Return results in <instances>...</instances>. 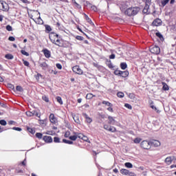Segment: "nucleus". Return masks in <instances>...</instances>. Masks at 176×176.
Listing matches in <instances>:
<instances>
[{
    "label": "nucleus",
    "instance_id": "obj_48",
    "mask_svg": "<svg viewBox=\"0 0 176 176\" xmlns=\"http://www.w3.org/2000/svg\"><path fill=\"white\" fill-rule=\"evenodd\" d=\"M54 142H56V143L60 142V138H58V137H55V138H54Z\"/></svg>",
    "mask_w": 176,
    "mask_h": 176
},
{
    "label": "nucleus",
    "instance_id": "obj_40",
    "mask_svg": "<svg viewBox=\"0 0 176 176\" xmlns=\"http://www.w3.org/2000/svg\"><path fill=\"white\" fill-rule=\"evenodd\" d=\"M0 124H1V126H6V124H8V123L6 122V120H0Z\"/></svg>",
    "mask_w": 176,
    "mask_h": 176
},
{
    "label": "nucleus",
    "instance_id": "obj_42",
    "mask_svg": "<svg viewBox=\"0 0 176 176\" xmlns=\"http://www.w3.org/2000/svg\"><path fill=\"white\" fill-rule=\"evenodd\" d=\"M124 107L127 108L128 109H133V107H131V104L129 103H126L124 104Z\"/></svg>",
    "mask_w": 176,
    "mask_h": 176
},
{
    "label": "nucleus",
    "instance_id": "obj_23",
    "mask_svg": "<svg viewBox=\"0 0 176 176\" xmlns=\"http://www.w3.org/2000/svg\"><path fill=\"white\" fill-rule=\"evenodd\" d=\"M102 104H104V105H107V107H113V104H112V103L108 102V101H105V100H103L102 102Z\"/></svg>",
    "mask_w": 176,
    "mask_h": 176
},
{
    "label": "nucleus",
    "instance_id": "obj_19",
    "mask_svg": "<svg viewBox=\"0 0 176 176\" xmlns=\"http://www.w3.org/2000/svg\"><path fill=\"white\" fill-rule=\"evenodd\" d=\"M148 12H149V6L145 5V6L143 9V13L144 14H148Z\"/></svg>",
    "mask_w": 176,
    "mask_h": 176
},
{
    "label": "nucleus",
    "instance_id": "obj_53",
    "mask_svg": "<svg viewBox=\"0 0 176 176\" xmlns=\"http://www.w3.org/2000/svg\"><path fill=\"white\" fill-rule=\"evenodd\" d=\"M56 66V68H58V69H63V66L61 65V64L57 63Z\"/></svg>",
    "mask_w": 176,
    "mask_h": 176
},
{
    "label": "nucleus",
    "instance_id": "obj_13",
    "mask_svg": "<svg viewBox=\"0 0 176 176\" xmlns=\"http://www.w3.org/2000/svg\"><path fill=\"white\" fill-rule=\"evenodd\" d=\"M78 138H80V140H82L83 141H85L86 142H89V138H87V136H85L82 133H80V135H78Z\"/></svg>",
    "mask_w": 176,
    "mask_h": 176
},
{
    "label": "nucleus",
    "instance_id": "obj_8",
    "mask_svg": "<svg viewBox=\"0 0 176 176\" xmlns=\"http://www.w3.org/2000/svg\"><path fill=\"white\" fill-rule=\"evenodd\" d=\"M108 120H109V122H108L109 124H112L113 126H114V124H116V120H115V118H113V117L109 116L108 117Z\"/></svg>",
    "mask_w": 176,
    "mask_h": 176
},
{
    "label": "nucleus",
    "instance_id": "obj_33",
    "mask_svg": "<svg viewBox=\"0 0 176 176\" xmlns=\"http://www.w3.org/2000/svg\"><path fill=\"white\" fill-rule=\"evenodd\" d=\"M125 167H127V168H133V164L126 162L125 163Z\"/></svg>",
    "mask_w": 176,
    "mask_h": 176
},
{
    "label": "nucleus",
    "instance_id": "obj_12",
    "mask_svg": "<svg viewBox=\"0 0 176 176\" xmlns=\"http://www.w3.org/2000/svg\"><path fill=\"white\" fill-rule=\"evenodd\" d=\"M50 121L51 122V123H54V124H56V122H57V119L54 116V113H51L50 115Z\"/></svg>",
    "mask_w": 176,
    "mask_h": 176
},
{
    "label": "nucleus",
    "instance_id": "obj_43",
    "mask_svg": "<svg viewBox=\"0 0 176 176\" xmlns=\"http://www.w3.org/2000/svg\"><path fill=\"white\" fill-rule=\"evenodd\" d=\"M42 98L43 101H45V102H49V98L47 96L44 95L43 96Z\"/></svg>",
    "mask_w": 176,
    "mask_h": 176
},
{
    "label": "nucleus",
    "instance_id": "obj_28",
    "mask_svg": "<svg viewBox=\"0 0 176 176\" xmlns=\"http://www.w3.org/2000/svg\"><path fill=\"white\" fill-rule=\"evenodd\" d=\"M93 97H96V96L93 95V94H87L86 96L87 100H91Z\"/></svg>",
    "mask_w": 176,
    "mask_h": 176
},
{
    "label": "nucleus",
    "instance_id": "obj_55",
    "mask_svg": "<svg viewBox=\"0 0 176 176\" xmlns=\"http://www.w3.org/2000/svg\"><path fill=\"white\" fill-rule=\"evenodd\" d=\"M151 2L152 0H146V5H148V6H151Z\"/></svg>",
    "mask_w": 176,
    "mask_h": 176
},
{
    "label": "nucleus",
    "instance_id": "obj_60",
    "mask_svg": "<svg viewBox=\"0 0 176 176\" xmlns=\"http://www.w3.org/2000/svg\"><path fill=\"white\" fill-rule=\"evenodd\" d=\"M3 6V1H0V10H2Z\"/></svg>",
    "mask_w": 176,
    "mask_h": 176
},
{
    "label": "nucleus",
    "instance_id": "obj_45",
    "mask_svg": "<svg viewBox=\"0 0 176 176\" xmlns=\"http://www.w3.org/2000/svg\"><path fill=\"white\" fill-rule=\"evenodd\" d=\"M140 142H141V138H135V139L134 140V143H135V144H140Z\"/></svg>",
    "mask_w": 176,
    "mask_h": 176
},
{
    "label": "nucleus",
    "instance_id": "obj_3",
    "mask_svg": "<svg viewBox=\"0 0 176 176\" xmlns=\"http://www.w3.org/2000/svg\"><path fill=\"white\" fill-rule=\"evenodd\" d=\"M140 145L141 148H143V149H151L152 143L148 140H144L141 142Z\"/></svg>",
    "mask_w": 176,
    "mask_h": 176
},
{
    "label": "nucleus",
    "instance_id": "obj_6",
    "mask_svg": "<svg viewBox=\"0 0 176 176\" xmlns=\"http://www.w3.org/2000/svg\"><path fill=\"white\" fill-rule=\"evenodd\" d=\"M174 160H176L175 156L167 157L165 159V163H166V164H168V165H170V164H171V163H173V162H174Z\"/></svg>",
    "mask_w": 176,
    "mask_h": 176
},
{
    "label": "nucleus",
    "instance_id": "obj_59",
    "mask_svg": "<svg viewBox=\"0 0 176 176\" xmlns=\"http://www.w3.org/2000/svg\"><path fill=\"white\" fill-rule=\"evenodd\" d=\"M107 111H109V112H113V109L112 108V107H109V108H107Z\"/></svg>",
    "mask_w": 176,
    "mask_h": 176
},
{
    "label": "nucleus",
    "instance_id": "obj_4",
    "mask_svg": "<svg viewBox=\"0 0 176 176\" xmlns=\"http://www.w3.org/2000/svg\"><path fill=\"white\" fill-rule=\"evenodd\" d=\"M150 52L153 54H160V48L159 46H153L150 47Z\"/></svg>",
    "mask_w": 176,
    "mask_h": 176
},
{
    "label": "nucleus",
    "instance_id": "obj_11",
    "mask_svg": "<svg viewBox=\"0 0 176 176\" xmlns=\"http://www.w3.org/2000/svg\"><path fill=\"white\" fill-rule=\"evenodd\" d=\"M43 140L47 143L53 142V138H52L51 136L45 135L43 137Z\"/></svg>",
    "mask_w": 176,
    "mask_h": 176
},
{
    "label": "nucleus",
    "instance_id": "obj_39",
    "mask_svg": "<svg viewBox=\"0 0 176 176\" xmlns=\"http://www.w3.org/2000/svg\"><path fill=\"white\" fill-rule=\"evenodd\" d=\"M21 53L22 54H23V56H26V57H28V56H30V54H28V52H25V50H21Z\"/></svg>",
    "mask_w": 176,
    "mask_h": 176
},
{
    "label": "nucleus",
    "instance_id": "obj_38",
    "mask_svg": "<svg viewBox=\"0 0 176 176\" xmlns=\"http://www.w3.org/2000/svg\"><path fill=\"white\" fill-rule=\"evenodd\" d=\"M117 96L119 98H123V97H124V94H123V92H118Z\"/></svg>",
    "mask_w": 176,
    "mask_h": 176
},
{
    "label": "nucleus",
    "instance_id": "obj_36",
    "mask_svg": "<svg viewBox=\"0 0 176 176\" xmlns=\"http://www.w3.org/2000/svg\"><path fill=\"white\" fill-rule=\"evenodd\" d=\"M16 91H20L21 93L23 91V87H21L20 85L16 86Z\"/></svg>",
    "mask_w": 176,
    "mask_h": 176
},
{
    "label": "nucleus",
    "instance_id": "obj_25",
    "mask_svg": "<svg viewBox=\"0 0 176 176\" xmlns=\"http://www.w3.org/2000/svg\"><path fill=\"white\" fill-rule=\"evenodd\" d=\"M63 142H64L65 144H68L69 145H72V144H74V142L68 140L67 139H63Z\"/></svg>",
    "mask_w": 176,
    "mask_h": 176
},
{
    "label": "nucleus",
    "instance_id": "obj_14",
    "mask_svg": "<svg viewBox=\"0 0 176 176\" xmlns=\"http://www.w3.org/2000/svg\"><path fill=\"white\" fill-rule=\"evenodd\" d=\"M1 10H3V12L9 11V5L6 2L3 3V7L1 8Z\"/></svg>",
    "mask_w": 176,
    "mask_h": 176
},
{
    "label": "nucleus",
    "instance_id": "obj_35",
    "mask_svg": "<svg viewBox=\"0 0 176 176\" xmlns=\"http://www.w3.org/2000/svg\"><path fill=\"white\" fill-rule=\"evenodd\" d=\"M109 131H111V133H115L116 131V128H115V126H110Z\"/></svg>",
    "mask_w": 176,
    "mask_h": 176
},
{
    "label": "nucleus",
    "instance_id": "obj_29",
    "mask_svg": "<svg viewBox=\"0 0 176 176\" xmlns=\"http://www.w3.org/2000/svg\"><path fill=\"white\" fill-rule=\"evenodd\" d=\"M162 89L163 90L167 91L168 90V85H167V84L166 82H162Z\"/></svg>",
    "mask_w": 176,
    "mask_h": 176
},
{
    "label": "nucleus",
    "instance_id": "obj_44",
    "mask_svg": "<svg viewBox=\"0 0 176 176\" xmlns=\"http://www.w3.org/2000/svg\"><path fill=\"white\" fill-rule=\"evenodd\" d=\"M45 30L46 31H47V32H50V31H52V28L50 27V25H45Z\"/></svg>",
    "mask_w": 176,
    "mask_h": 176
},
{
    "label": "nucleus",
    "instance_id": "obj_47",
    "mask_svg": "<svg viewBox=\"0 0 176 176\" xmlns=\"http://www.w3.org/2000/svg\"><path fill=\"white\" fill-rule=\"evenodd\" d=\"M85 19L87 20V21L88 23H93V22H91V19H90V18H89V16H87V14H85Z\"/></svg>",
    "mask_w": 176,
    "mask_h": 176
},
{
    "label": "nucleus",
    "instance_id": "obj_20",
    "mask_svg": "<svg viewBox=\"0 0 176 176\" xmlns=\"http://www.w3.org/2000/svg\"><path fill=\"white\" fill-rule=\"evenodd\" d=\"M40 67L42 68V69H47V63L46 62H43L42 63H40Z\"/></svg>",
    "mask_w": 176,
    "mask_h": 176
},
{
    "label": "nucleus",
    "instance_id": "obj_15",
    "mask_svg": "<svg viewBox=\"0 0 176 176\" xmlns=\"http://www.w3.org/2000/svg\"><path fill=\"white\" fill-rule=\"evenodd\" d=\"M79 135H80L79 133H75L74 135H72V136L69 137V140H71L72 141H76V140L78 138H79V136H78Z\"/></svg>",
    "mask_w": 176,
    "mask_h": 176
},
{
    "label": "nucleus",
    "instance_id": "obj_27",
    "mask_svg": "<svg viewBox=\"0 0 176 176\" xmlns=\"http://www.w3.org/2000/svg\"><path fill=\"white\" fill-rule=\"evenodd\" d=\"M26 115H27V116H30V117H31V116H34V115H35V111H28V112H26Z\"/></svg>",
    "mask_w": 176,
    "mask_h": 176
},
{
    "label": "nucleus",
    "instance_id": "obj_21",
    "mask_svg": "<svg viewBox=\"0 0 176 176\" xmlns=\"http://www.w3.org/2000/svg\"><path fill=\"white\" fill-rule=\"evenodd\" d=\"M32 20H34V21H35L37 24H43V21L41 18V16H39L37 18V21H35V19H32Z\"/></svg>",
    "mask_w": 176,
    "mask_h": 176
},
{
    "label": "nucleus",
    "instance_id": "obj_63",
    "mask_svg": "<svg viewBox=\"0 0 176 176\" xmlns=\"http://www.w3.org/2000/svg\"><path fill=\"white\" fill-rule=\"evenodd\" d=\"M109 58H111V60H113V58H115V54H113L110 55Z\"/></svg>",
    "mask_w": 176,
    "mask_h": 176
},
{
    "label": "nucleus",
    "instance_id": "obj_57",
    "mask_svg": "<svg viewBox=\"0 0 176 176\" xmlns=\"http://www.w3.org/2000/svg\"><path fill=\"white\" fill-rule=\"evenodd\" d=\"M74 6L76 8H77V9H80V8H81L80 5H79V3H75L74 4Z\"/></svg>",
    "mask_w": 176,
    "mask_h": 176
},
{
    "label": "nucleus",
    "instance_id": "obj_7",
    "mask_svg": "<svg viewBox=\"0 0 176 176\" xmlns=\"http://www.w3.org/2000/svg\"><path fill=\"white\" fill-rule=\"evenodd\" d=\"M152 25L155 27H159V25H162V20L160 19H156L153 21Z\"/></svg>",
    "mask_w": 176,
    "mask_h": 176
},
{
    "label": "nucleus",
    "instance_id": "obj_9",
    "mask_svg": "<svg viewBox=\"0 0 176 176\" xmlns=\"http://www.w3.org/2000/svg\"><path fill=\"white\" fill-rule=\"evenodd\" d=\"M127 6H128L127 2L122 1L120 4V10H122V12H123V10H124V9H126Z\"/></svg>",
    "mask_w": 176,
    "mask_h": 176
},
{
    "label": "nucleus",
    "instance_id": "obj_58",
    "mask_svg": "<svg viewBox=\"0 0 176 176\" xmlns=\"http://www.w3.org/2000/svg\"><path fill=\"white\" fill-rule=\"evenodd\" d=\"M91 9H92L94 12H97V7H96L95 6H91Z\"/></svg>",
    "mask_w": 176,
    "mask_h": 176
},
{
    "label": "nucleus",
    "instance_id": "obj_50",
    "mask_svg": "<svg viewBox=\"0 0 176 176\" xmlns=\"http://www.w3.org/2000/svg\"><path fill=\"white\" fill-rule=\"evenodd\" d=\"M103 127H104V130H107V131H109L111 126H109L108 124H104Z\"/></svg>",
    "mask_w": 176,
    "mask_h": 176
},
{
    "label": "nucleus",
    "instance_id": "obj_52",
    "mask_svg": "<svg viewBox=\"0 0 176 176\" xmlns=\"http://www.w3.org/2000/svg\"><path fill=\"white\" fill-rule=\"evenodd\" d=\"M76 39H77L78 41H83V36H76Z\"/></svg>",
    "mask_w": 176,
    "mask_h": 176
},
{
    "label": "nucleus",
    "instance_id": "obj_5",
    "mask_svg": "<svg viewBox=\"0 0 176 176\" xmlns=\"http://www.w3.org/2000/svg\"><path fill=\"white\" fill-rule=\"evenodd\" d=\"M72 71L78 75H83V70H82V69H80V67L78 65L74 66L72 67Z\"/></svg>",
    "mask_w": 176,
    "mask_h": 176
},
{
    "label": "nucleus",
    "instance_id": "obj_62",
    "mask_svg": "<svg viewBox=\"0 0 176 176\" xmlns=\"http://www.w3.org/2000/svg\"><path fill=\"white\" fill-rule=\"evenodd\" d=\"M8 87H10V89H14V85L12 84H8Z\"/></svg>",
    "mask_w": 176,
    "mask_h": 176
},
{
    "label": "nucleus",
    "instance_id": "obj_10",
    "mask_svg": "<svg viewBox=\"0 0 176 176\" xmlns=\"http://www.w3.org/2000/svg\"><path fill=\"white\" fill-rule=\"evenodd\" d=\"M43 53L44 54V56L45 57H46V58H50V56H52V54L50 53V51H49V50H43Z\"/></svg>",
    "mask_w": 176,
    "mask_h": 176
},
{
    "label": "nucleus",
    "instance_id": "obj_51",
    "mask_svg": "<svg viewBox=\"0 0 176 176\" xmlns=\"http://www.w3.org/2000/svg\"><path fill=\"white\" fill-rule=\"evenodd\" d=\"M6 30H7V31L10 32V31H12L13 29H12V28L10 25H8L6 26Z\"/></svg>",
    "mask_w": 176,
    "mask_h": 176
},
{
    "label": "nucleus",
    "instance_id": "obj_61",
    "mask_svg": "<svg viewBox=\"0 0 176 176\" xmlns=\"http://www.w3.org/2000/svg\"><path fill=\"white\" fill-rule=\"evenodd\" d=\"M128 175H129V176H137V175H135V173H133V172H129V173L128 174Z\"/></svg>",
    "mask_w": 176,
    "mask_h": 176
},
{
    "label": "nucleus",
    "instance_id": "obj_31",
    "mask_svg": "<svg viewBox=\"0 0 176 176\" xmlns=\"http://www.w3.org/2000/svg\"><path fill=\"white\" fill-rule=\"evenodd\" d=\"M122 71L120 70H115L114 71V75H116L117 76H121Z\"/></svg>",
    "mask_w": 176,
    "mask_h": 176
},
{
    "label": "nucleus",
    "instance_id": "obj_17",
    "mask_svg": "<svg viewBox=\"0 0 176 176\" xmlns=\"http://www.w3.org/2000/svg\"><path fill=\"white\" fill-rule=\"evenodd\" d=\"M151 146L153 145V146L157 147L160 146V142L159 140H153L151 142Z\"/></svg>",
    "mask_w": 176,
    "mask_h": 176
},
{
    "label": "nucleus",
    "instance_id": "obj_54",
    "mask_svg": "<svg viewBox=\"0 0 176 176\" xmlns=\"http://www.w3.org/2000/svg\"><path fill=\"white\" fill-rule=\"evenodd\" d=\"M8 41H10V42H14V41H16V38H14V36H10L8 38Z\"/></svg>",
    "mask_w": 176,
    "mask_h": 176
},
{
    "label": "nucleus",
    "instance_id": "obj_30",
    "mask_svg": "<svg viewBox=\"0 0 176 176\" xmlns=\"http://www.w3.org/2000/svg\"><path fill=\"white\" fill-rule=\"evenodd\" d=\"M120 67L121 69H126V68H127V64L126 63H122Z\"/></svg>",
    "mask_w": 176,
    "mask_h": 176
},
{
    "label": "nucleus",
    "instance_id": "obj_49",
    "mask_svg": "<svg viewBox=\"0 0 176 176\" xmlns=\"http://www.w3.org/2000/svg\"><path fill=\"white\" fill-rule=\"evenodd\" d=\"M23 62L25 67H30V63L28 61L23 60Z\"/></svg>",
    "mask_w": 176,
    "mask_h": 176
},
{
    "label": "nucleus",
    "instance_id": "obj_56",
    "mask_svg": "<svg viewBox=\"0 0 176 176\" xmlns=\"http://www.w3.org/2000/svg\"><path fill=\"white\" fill-rule=\"evenodd\" d=\"M12 130H15L16 131H21V128L19 127H13Z\"/></svg>",
    "mask_w": 176,
    "mask_h": 176
},
{
    "label": "nucleus",
    "instance_id": "obj_2",
    "mask_svg": "<svg viewBox=\"0 0 176 176\" xmlns=\"http://www.w3.org/2000/svg\"><path fill=\"white\" fill-rule=\"evenodd\" d=\"M138 12H140V8L133 7L126 9L124 13L127 16H135V14H138Z\"/></svg>",
    "mask_w": 176,
    "mask_h": 176
},
{
    "label": "nucleus",
    "instance_id": "obj_26",
    "mask_svg": "<svg viewBox=\"0 0 176 176\" xmlns=\"http://www.w3.org/2000/svg\"><path fill=\"white\" fill-rule=\"evenodd\" d=\"M5 57H6V58H7V60H13V58H14L13 55L10 54H6Z\"/></svg>",
    "mask_w": 176,
    "mask_h": 176
},
{
    "label": "nucleus",
    "instance_id": "obj_22",
    "mask_svg": "<svg viewBox=\"0 0 176 176\" xmlns=\"http://www.w3.org/2000/svg\"><path fill=\"white\" fill-rule=\"evenodd\" d=\"M120 76H122V78H127V76H129V72L128 71L121 72Z\"/></svg>",
    "mask_w": 176,
    "mask_h": 176
},
{
    "label": "nucleus",
    "instance_id": "obj_37",
    "mask_svg": "<svg viewBox=\"0 0 176 176\" xmlns=\"http://www.w3.org/2000/svg\"><path fill=\"white\" fill-rule=\"evenodd\" d=\"M43 135L41 133H36V138H38V140H41Z\"/></svg>",
    "mask_w": 176,
    "mask_h": 176
},
{
    "label": "nucleus",
    "instance_id": "obj_41",
    "mask_svg": "<svg viewBox=\"0 0 176 176\" xmlns=\"http://www.w3.org/2000/svg\"><path fill=\"white\" fill-rule=\"evenodd\" d=\"M28 131L29 133H31V134H35V130L32 128H28Z\"/></svg>",
    "mask_w": 176,
    "mask_h": 176
},
{
    "label": "nucleus",
    "instance_id": "obj_32",
    "mask_svg": "<svg viewBox=\"0 0 176 176\" xmlns=\"http://www.w3.org/2000/svg\"><path fill=\"white\" fill-rule=\"evenodd\" d=\"M168 2H170V0H162L161 1V3H162V6H166V5H167V3H168Z\"/></svg>",
    "mask_w": 176,
    "mask_h": 176
},
{
    "label": "nucleus",
    "instance_id": "obj_34",
    "mask_svg": "<svg viewBox=\"0 0 176 176\" xmlns=\"http://www.w3.org/2000/svg\"><path fill=\"white\" fill-rule=\"evenodd\" d=\"M56 100L58 102H59L60 104V105H63V99L61 98V97H60V96L56 97Z\"/></svg>",
    "mask_w": 176,
    "mask_h": 176
},
{
    "label": "nucleus",
    "instance_id": "obj_46",
    "mask_svg": "<svg viewBox=\"0 0 176 176\" xmlns=\"http://www.w3.org/2000/svg\"><path fill=\"white\" fill-rule=\"evenodd\" d=\"M151 108H152V109H155L157 113H159V112H160L159 111V109H157V108L156 107H155V105L151 104Z\"/></svg>",
    "mask_w": 176,
    "mask_h": 176
},
{
    "label": "nucleus",
    "instance_id": "obj_16",
    "mask_svg": "<svg viewBox=\"0 0 176 176\" xmlns=\"http://www.w3.org/2000/svg\"><path fill=\"white\" fill-rule=\"evenodd\" d=\"M82 116L85 118L87 123H91L93 122V120L87 114L82 113Z\"/></svg>",
    "mask_w": 176,
    "mask_h": 176
},
{
    "label": "nucleus",
    "instance_id": "obj_18",
    "mask_svg": "<svg viewBox=\"0 0 176 176\" xmlns=\"http://www.w3.org/2000/svg\"><path fill=\"white\" fill-rule=\"evenodd\" d=\"M120 173L122 174V175H129L130 171L127 169H121Z\"/></svg>",
    "mask_w": 176,
    "mask_h": 176
},
{
    "label": "nucleus",
    "instance_id": "obj_64",
    "mask_svg": "<svg viewBox=\"0 0 176 176\" xmlns=\"http://www.w3.org/2000/svg\"><path fill=\"white\" fill-rule=\"evenodd\" d=\"M13 123H14V121H9L8 124H13Z\"/></svg>",
    "mask_w": 176,
    "mask_h": 176
},
{
    "label": "nucleus",
    "instance_id": "obj_24",
    "mask_svg": "<svg viewBox=\"0 0 176 176\" xmlns=\"http://www.w3.org/2000/svg\"><path fill=\"white\" fill-rule=\"evenodd\" d=\"M156 36H157L158 38H160V41H163L164 38H163V35L162 34L161 32H156L155 33Z\"/></svg>",
    "mask_w": 176,
    "mask_h": 176
},
{
    "label": "nucleus",
    "instance_id": "obj_1",
    "mask_svg": "<svg viewBox=\"0 0 176 176\" xmlns=\"http://www.w3.org/2000/svg\"><path fill=\"white\" fill-rule=\"evenodd\" d=\"M49 38L52 43H54V45H56V46H60V44L61 43L60 42V39L58 38V34L56 33H50Z\"/></svg>",
    "mask_w": 176,
    "mask_h": 176
}]
</instances>
